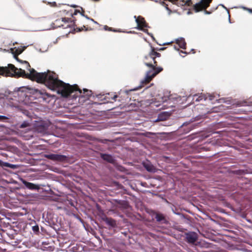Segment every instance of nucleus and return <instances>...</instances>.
I'll list each match as a JSON object with an SVG mask.
<instances>
[{"label": "nucleus", "instance_id": "1", "mask_svg": "<svg viewBox=\"0 0 252 252\" xmlns=\"http://www.w3.org/2000/svg\"><path fill=\"white\" fill-rule=\"evenodd\" d=\"M23 63L26 64V68L30 71V73H26L24 70L20 68L16 71L14 76L25 77L38 83H43L52 90H57L58 94L63 97H68L74 92L81 94L82 90L77 85L72 86L64 83L59 80L58 75L53 72L48 71L47 72L38 73L33 68H31L28 62L24 61Z\"/></svg>", "mask_w": 252, "mask_h": 252}, {"label": "nucleus", "instance_id": "2", "mask_svg": "<svg viewBox=\"0 0 252 252\" xmlns=\"http://www.w3.org/2000/svg\"><path fill=\"white\" fill-rule=\"evenodd\" d=\"M144 64L151 69L148 71L142 83H149L158 74L163 70L161 67H158L157 62L151 52L145 56L144 59Z\"/></svg>", "mask_w": 252, "mask_h": 252}, {"label": "nucleus", "instance_id": "3", "mask_svg": "<svg viewBox=\"0 0 252 252\" xmlns=\"http://www.w3.org/2000/svg\"><path fill=\"white\" fill-rule=\"evenodd\" d=\"M212 0H201L199 2L194 4L192 7L190 9L191 13L198 12L203 10H205L207 14H210L206 10L210 5Z\"/></svg>", "mask_w": 252, "mask_h": 252}, {"label": "nucleus", "instance_id": "4", "mask_svg": "<svg viewBox=\"0 0 252 252\" xmlns=\"http://www.w3.org/2000/svg\"><path fill=\"white\" fill-rule=\"evenodd\" d=\"M17 70L18 68L12 64H8V66H0V76L13 77Z\"/></svg>", "mask_w": 252, "mask_h": 252}, {"label": "nucleus", "instance_id": "5", "mask_svg": "<svg viewBox=\"0 0 252 252\" xmlns=\"http://www.w3.org/2000/svg\"><path fill=\"white\" fill-rule=\"evenodd\" d=\"M73 18H74V17L67 18L64 17V20L62 28L64 29H69L70 30L68 31H67V33H70L71 31L74 29V26L75 25V20Z\"/></svg>", "mask_w": 252, "mask_h": 252}, {"label": "nucleus", "instance_id": "6", "mask_svg": "<svg viewBox=\"0 0 252 252\" xmlns=\"http://www.w3.org/2000/svg\"><path fill=\"white\" fill-rule=\"evenodd\" d=\"M137 23V28L138 30L143 31L144 32L147 31L146 29L148 27V24L146 23L143 17H134Z\"/></svg>", "mask_w": 252, "mask_h": 252}, {"label": "nucleus", "instance_id": "7", "mask_svg": "<svg viewBox=\"0 0 252 252\" xmlns=\"http://www.w3.org/2000/svg\"><path fill=\"white\" fill-rule=\"evenodd\" d=\"M46 157L54 161H63L66 159V157L64 155L59 154H49L46 156Z\"/></svg>", "mask_w": 252, "mask_h": 252}, {"label": "nucleus", "instance_id": "8", "mask_svg": "<svg viewBox=\"0 0 252 252\" xmlns=\"http://www.w3.org/2000/svg\"><path fill=\"white\" fill-rule=\"evenodd\" d=\"M198 238L197 233L194 232H189L186 233V240L189 243L193 244L196 241Z\"/></svg>", "mask_w": 252, "mask_h": 252}, {"label": "nucleus", "instance_id": "9", "mask_svg": "<svg viewBox=\"0 0 252 252\" xmlns=\"http://www.w3.org/2000/svg\"><path fill=\"white\" fill-rule=\"evenodd\" d=\"M208 98L210 100L212 101L214 99L215 95L214 94H201L199 96H198L196 94L194 95L193 99L195 98V101H199L200 100H201L203 99L206 100Z\"/></svg>", "mask_w": 252, "mask_h": 252}, {"label": "nucleus", "instance_id": "10", "mask_svg": "<svg viewBox=\"0 0 252 252\" xmlns=\"http://www.w3.org/2000/svg\"><path fill=\"white\" fill-rule=\"evenodd\" d=\"M67 14L70 16H75L78 14H80L81 16H85V11L81 7H79V9H77L74 8L71 9L68 11Z\"/></svg>", "mask_w": 252, "mask_h": 252}, {"label": "nucleus", "instance_id": "11", "mask_svg": "<svg viewBox=\"0 0 252 252\" xmlns=\"http://www.w3.org/2000/svg\"><path fill=\"white\" fill-rule=\"evenodd\" d=\"M22 183L25 186V187L31 190H38L39 189V187L37 185H35L33 183L29 182L25 180H22Z\"/></svg>", "mask_w": 252, "mask_h": 252}, {"label": "nucleus", "instance_id": "12", "mask_svg": "<svg viewBox=\"0 0 252 252\" xmlns=\"http://www.w3.org/2000/svg\"><path fill=\"white\" fill-rule=\"evenodd\" d=\"M173 3L180 4L182 5L190 6L192 2L191 0H169Z\"/></svg>", "mask_w": 252, "mask_h": 252}, {"label": "nucleus", "instance_id": "13", "mask_svg": "<svg viewBox=\"0 0 252 252\" xmlns=\"http://www.w3.org/2000/svg\"><path fill=\"white\" fill-rule=\"evenodd\" d=\"M102 220L108 225H109L112 227H115L116 226V220L111 218H108V217H107L105 216L102 218Z\"/></svg>", "mask_w": 252, "mask_h": 252}, {"label": "nucleus", "instance_id": "14", "mask_svg": "<svg viewBox=\"0 0 252 252\" xmlns=\"http://www.w3.org/2000/svg\"><path fill=\"white\" fill-rule=\"evenodd\" d=\"M101 158L104 160L111 163H113L115 162V159L113 157L109 154H101Z\"/></svg>", "mask_w": 252, "mask_h": 252}, {"label": "nucleus", "instance_id": "15", "mask_svg": "<svg viewBox=\"0 0 252 252\" xmlns=\"http://www.w3.org/2000/svg\"><path fill=\"white\" fill-rule=\"evenodd\" d=\"M64 17H62L56 20L53 23V28H61L63 26V22L64 20Z\"/></svg>", "mask_w": 252, "mask_h": 252}, {"label": "nucleus", "instance_id": "16", "mask_svg": "<svg viewBox=\"0 0 252 252\" xmlns=\"http://www.w3.org/2000/svg\"><path fill=\"white\" fill-rule=\"evenodd\" d=\"M155 218L158 222L162 221L164 223H167V221L163 214L156 213Z\"/></svg>", "mask_w": 252, "mask_h": 252}, {"label": "nucleus", "instance_id": "17", "mask_svg": "<svg viewBox=\"0 0 252 252\" xmlns=\"http://www.w3.org/2000/svg\"><path fill=\"white\" fill-rule=\"evenodd\" d=\"M176 43L178 44L181 48L185 49L186 48V42L184 38H180L176 40Z\"/></svg>", "mask_w": 252, "mask_h": 252}, {"label": "nucleus", "instance_id": "18", "mask_svg": "<svg viewBox=\"0 0 252 252\" xmlns=\"http://www.w3.org/2000/svg\"><path fill=\"white\" fill-rule=\"evenodd\" d=\"M79 94V96L82 97L87 96L88 98L90 96H91L92 94V91H89L87 89H84L83 92H82L81 94H80V93H78Z\"/></svg>", "mask_w": 252, "mask_h": 252}, {"label": "nucleus", "instance_id": "19", "mask_svg": "<svg viewBox=\"0 0 252 252\" xmlns=\"http://www.w3.org/2000/svg\"><path fill=\"white\" fill-rule=\"evenodd\" d=\"M29 89L27 87H21L18 89V94H20V93H21V95H22V94H23V95L25 96H27L28 95L27 94V92L28 91H29Z\"/></svg>", "mask_w": 252, "mask_h": 252}, {"label": "nucleus", "instance_id": "20", "mask_svg": "<svg viewBox=\"0 0 252 252\" xmlns=\"http://www.w3.org/2000/svg\"><path fill=\"white\" fill-rule=\"evenodd\" d=\"M143 165L146 170L149 172H154L155 167L153 165L148 163H144Z\"/></svg>", "mask_w": 252, "mask_h": 252}, {"label": "nucleus", "instance_id": "21", "mask_svg": "<svg viewBox=\"0 0 252 252\" xmlns=\"http://www.w3.org/2000/svg\"><path fill=\"white\" fill-rule=\"evenodd\" d=\"M0 166L10 167V168H14L15 167V165H14L10 164V163H8V162H3L0 159Z\"/></svg>", "mask_w": 252, "mask_h": 252}, {"label": "nucleus", "instance_id": "22", "mask_svg": "<svg viewBox=\"0 0 252 252\" xmlns=\"http://www.w3.org/2000/svg\"><path fill=\"white\" fill-rule=\"evenodd\" d=\"M116 202L124 209H126L128 206V203L126 201L119 200L116 201Z\"/></svg>", "mask_w": 252, "mask_h": 252}, {"label": "nucleus", "instance_id": "23", "mask_svg": "<svg viewBox=\"0 0 252 252\" xmlns=\"http://www.w3.org/2000/svg\"><path fill=\"white\" fill-rule=\"evenodd\" d=\"M152 50L150 52L151 54L153 55L154 57L156 59L157 57H160L161 56V54L157 52H156L155 50V48L154 47H152Z\"/></svg>", "mask_w": 252, "mask_h": 252}, {"label": "nucleus", "instance_id": "24", "mask_svg": "<svg viewBox=\"0 0 252 252\" xmlns=\"http://www.w3.org/2000/svg\"><path fill=\"white\" fill-rule=\"evenodd\" d=\"M108 96H106V97H107L109 99H111L114 101H116V98L118 97V95L117 94H107Z\"/></svg>", "mask_w": 252, "mask_h": 252}, {"label": "nucleus", "instance_id": "25", "mask_svg": "<svg viewBox=\"0 0 252 252\" xmlns=\"http://www.w3.org/2000/svg\"><path fill=\"white\" fill-rule=\"evenodd\" d=\"M32 230L35 234H38L39 232V226L38 225L33 226L32 227Z\"/></svg>", "mask_w": 252, "mask_h": 252}, {"label": "nucleus", "instance_id": "26", "mask_svg": "<svg viewBox=\"0 0 252 252\" xmlns=\"http://www.w3.org/2000/svg\"><path fill=\"white\" fill-rule=\"evenodd\" d=\"M8 119H9V117L0 115V121L1 122H6Z\"/></svg>", "mask_w": 252, "mask_h": 252}, {"label": "nucleus", "instance_id": "27", "mask_svg": "<svg viewBox=\"0 0 252 252\" xmlns=\"http://www.w3.org/2000/svg\"><path fill=\"white\" fill-rule=\"evenodd\" d=\"M223 8H224V11L225 13V14H227V15H228V16H230L229 10L227 9L226 8L224 7V6H223Z\"/></svg>", "mask_w": 252, "mask_h": 252}, {"label": "nucleus", "instance_id": "28", "mask_svg": "<svg viewBox=\"0 0 252 252\" xmlns=\"http://www.w3.org/2000/svg\"><path fill=\"white\" fill-rule=\"evenodd\" d=\"M242 8L248 11H249L250 13L252 14V9L247 8V7H242Z\"/></svg>", "mask_w": 252, "mask_h": 252}, {"label": "nucleus", "instance_id": "29", "mask_svg": "<svg viewBox=\"0 0 252 252\" xmlns=\"http://www.w3.org/2000/svg\"><path fill=\"white\" fill-rule=\"evenodd\" d=\"M48 4L50 5L51 6L55 7L57 6V4L55 2H48Z\"/></svg>", "mask_w": 252, "mask_h": 252}, {"label": "nucleus", "instance_id": "30", "mask_svg": "<svg viewBox=\"0 0 252 252\" xmlns=\"http://www.w3.org/2000/svg\"><path fill=\"white\" fill-rule=\"evenodd\" d=\"M165 49V47H162V48H160L158 49V51H162V50H164V49Z\"/></svg>", "mask_w": 252, "mask_h": 252}, {"label": "nucleus", "instance_id": "31", "mask_svg": "<svg viewBox=\"0 0 252 252\" xmlns=\"http://www.w3.org/2000/svg\"><path fill=\"white\" fill-rule=\"evenodd\" d=\"M230 17H231L230 16L228 17V19H229V21L230 22Z\"/></svg>", "mask_w": 252, "mask_h": 252}, {"label": "nucleus", "instance_id": "32", "mask_svg": "<svg viewBox=\"0 0 252 252\" xmlns=\"http://www.w3.org/2000/svg\"><path fill=\"white\" fill-rule=\"evenodd\" d=\"M16 60H17V61H20V60H19V59H18L17 57H16Z\"/></svg>", "mask_w": 252, "mask_h": 252}, {"label": "nucleus", "instance_id": "33", "mask_svg": "<svg viewBox=\"0 0 252 252\" xmlns=\"http://www.w3.org/2000/svg\"><path fill=\"white\" fill-rule=\"evenodd\" d=\"M108 28V26H105V29L106 30L107 29L106 28Z\"/></svg>", "mask_w": 252, "mask_h": 252}, {"label": "nucleus", "instance_id": "34", "mask_svg": "<svg viewBox=\"0 0 252 252\" xmlns=\"http://www.w3.org/2000/svg\"><path fill=\"white\" fill-rule=\"evenodd\" d=\"M182 53H184V54H186V52H183V51H181Z\"/></svg>", "mask_w": 252, "mask_h": 252}, {"label": "nucleus", "instance_id": "35", "mask_svg": "<svg viewBox=\"0 0 252 252\" xmlns=\"http://www.w3.org/2000/svg\"><path fill=\"white\" fill-rule=\"evenodd\" d=\"M91 20H92V21H93V22H94L96 23V22H95L93 19H91Z\"/></svg>", "mask_w": 252, "mask_h": 252}, {"label": "nucleus", "instance_id": "36", "mask_svg": "<svg viewBox=\"0 0 252 252\" xmlns=\"http://www.w3.org/2000/svg\"><path fill=\"white\" fill-rule=\"evenodd\" d=\"M109 30L112 31L111 28H109Z\"/></svg>", "mask_w": 252, "mask_h": 252}, {"label": "nucleus", "instance_id": "37", "mask_svg": "<svg viewBox=\"0 0 252 252\" xmlns=\"http://www.w3.org/2000/svg\"><path fill=\"white\" fill-rule=\"evenodd\" d=\"M21 127H25V126H23V125H22L21 126Z\"/></svg>", "mask_w": 252, "mask_h": 252}, {"label": "nucleus", "instance_id": "38", "mask_svg": "<svg viewBox=\"0 0 252 252\" xmlns=\"http://www.w3.org/2000/svg\"><path fill=\"white\" fill-rule=\"evenodd\" d=\"M21 52H21V51H20V52H19L18 53V54H21Z\"/></svg>", "mask_w": 252, "mask_h": 252}]
</instances>
